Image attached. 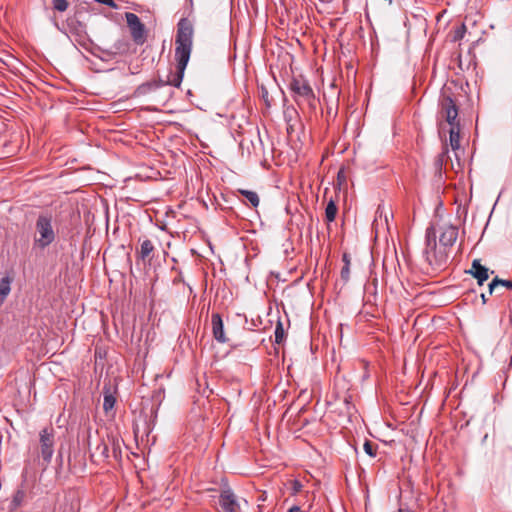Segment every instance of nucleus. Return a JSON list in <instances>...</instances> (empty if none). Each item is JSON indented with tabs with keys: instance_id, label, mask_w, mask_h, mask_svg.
Wrapping results in <instances>:
<instances>
[{
	"instance_id": "obj_13",
	"label": "nucleus",
	"mask_w": 512,
	"mask_h": 512,
	"mask_svg": "<svg viewBox=\"0 0 512 512\" xmlns=\"http://www.w3.org/2000/svg\"><path fill=\"white\" fill-rule=\"evenodd\" d=\"M211 324H212V333H213L214 338L220 343L227 342L228 339L226 338L225 333H224V325H223V321H222L220 314H218V313L212 314Z\"/></svg>"
},
{
	"instance_id": "obj_14",
	"label": "nucleus",
	"mask_w": 512,
	"mask_h": 512,
	"mask_svg": "<svg viewBox=\"0 0 512 512\" xmlns=\"http://www.w3.org/2000/svg\"><path fill=\"white\" fill-rule=\"evenodd\" d=\"M90 457L94 462H103L109 458V447L108 445L101 440L94 451L90 453Z\"/></svg>"
},
{
	"instance_id": "obj_25",
	"label": "nucleus",
	"mask_w": 512,
	"mask_h": 512,
	"mask_svg": "<svg viewBox=\"0 0 512 512\" xmlns=\"http://www.w3.org/2000/svg\"><path fill=\"white\" fill-rule=\"evenodd\" d=\"M364 451L371 457H375L377 455L378 446L373 442L366 440L363 445Z\"/></svg>"
},
{
	"instance_id": "obj_23",
	"label": "nucleus",
	"mask_w": 512,
	"mask_h": 512,
	"mask_svg": "<svg viewBox=\"0 0 512 512\" xmlns=\"http://www.w3.org/2000/svg\"><path fill=\"white\" fill-rule=\"evenodd\" d=\"M342 260L344 262V266L341 269V278L347 282L350 277V259L348 254L344 253Z\"/></svg>"
},
{
	"instance_id": "obj_22",
	"label": "nucleus",
	"mask_w": 512,
	"mask_h": 512,
	"mask_svg": "<svg viewBox=\"0 0 512 512\" xmlns=\"http://www.w3.org/2000/svg\"><path fill=\"white\" fill-rule=\"evenodd\" d=\"M466 31H467V28H466V25L464 23H462L459 26L455 27L451 31V40L453 42L460 41L465 36Z\"/></svg>"
},
{
	"instance_id": "obj_24",
	"label": "nucleus",
	"mask_w": 512,
	"mask_h": 512,
	"mask_svg": "<svg viewBox=\"0 0 512 512\" xmlns=\"http://www.w3.org/2000/svg\"><path fill=\"white\" fill-rule=\"evenodd\" d=\"M275 343L281 344L284 340V328L280 321L277 322L276 328H275Z\"/></svg>"
},
{
	"instance_id": "obj_19",
	"label": "nucleus",
	"mask_w": 512,
	"mask_h": 512,
	"mask_svg": "<svg viewBox=\"0 0 512 512\" xmlns=\"http://www.w3.org/2000/svg\"><path fill=\"white\" fill-rule=\"evenodd\" d=\"M501 285V286H504L508 289H512V281H509V280H502V279H499L498 277H495L490 283H489V295H492L497 287Z\"/></svg>"
},
{
	"instance_id": "obj_27",
	"label": "nucleus",
	"mask_w": 512,
	"mask_h": 512,
	"mask_svg": "<svg viewBox=\"0 0 512 512\" xmlns=\"http://www.w3.org/2000/svg\"><path fill=\"white\" fill-rule=\"evenodd\" d=\"M301 489H302V484L299 481L295 480L293 482V486H292L293 493L294 494L299 493L301 491Z\"/></svg>"
},
{
	"instance_id": "obj_10",
	"label": "nucleus",
	"mask_w": 512,
	"mask_h": 512,
	"mask_svg": "<svg viewBox=\"0 0 512 512\" xmlns=\"http://www.w3.org/2000/svg\"><path fill=\"white\" fill-rule=\"evenodd\" d=\"M140 241V248L136 251V257L138 260H141L142 262L151 263L154 252H155V246L153 242L149 239H139Z\"/></svg>"
},
{
	"instance_id": "obj_20",
	"label": "nucleus",
	"mask_w": 512,
	"mask_h": 512,
	"mask_svg": "<svg viewBox=\"0 0 512 512\" xmlns=\"http://www.w3.org/2000/svg\"><path fill=\"white\" fill-rule=\"evenodd\" d=\"M338 212V208L336 203L333 200H330L327 203V206L325 208V218L327 222H333L336 218Z\"/></svg>"
},
{
	"instance_id": "obj_8",
	"label": "nucleus",
	"mask_w": 512,
	"mask_h": 512,
	"mask_svg": "<svg viewBox=\"0 0 512 512\" xmlns=\"http://www.w3.org/2000/svg\"><path fill=\"white\" fill-rule=\"evenodd\" d=\"M458 237V228L452 225H447L441 228L439 236V245L446 248L451 252V248L456 242Z\"/></svg>"
},
{
	"instance_id": "obj_16",
	"label": "nucleus",
	"mask_w": 512,
	"mask_h": 512,
	"mask_svg": "<svg viewBox=\"0 0 512 512\" xmlns=\"http://www.w3.org/2000/svg\"><path fill=\"white\" fill-rule=\"evenodd\" d=\"M13 278L9 275H6L0 280V304H2L11 291V283Z\"/></svg>"
},
{
	"instance_id": "obj_9",
	"label": "nucleus",
	"mask_w": 512,
	"mask_h": 512,
	"mask_svg": "<svg viewBox=\"0 0 512 512\" xmlns=\"http://www.w3.org/2000/svg\"><path fill=\"white\" fill-rule=\"evenodd\" d=\"M219 505L222 512H237L239 510V504L236 500V496L230 489H225L221 492Z\"/></svg>"
},
{
	"instance_id": "obj_29",
	"label": "nucleus",
	"mask_w": 512,
	"mask_h": 512,
	"mask_svg": "<svg viewBox=\"0 0 512 512\" xmlns=\"http://www.w3.org/2000/svg\"><path fill=\"white\" fill-rule=\"evenodd\" d=\"M287 512H303L299 506H292Z\"/></svg>"
},
{
	"instance_id": "obj_26",
	"label": "nucleus",
	"mask_w": 512,
	"mask_h": 512,
	"mask_svg": "<svg viewBox=\"0 0 512 512\" xmlns=\"http://www.w3.org/2000/svg\"><path fill=\"white\" fill-rule=\"evenodd\" d=\"M69 6L68 0H52V7L58 12H64Z\"/></svg>"
},
{
	"instance_id": "obj_3",
	"label": "nucleus",
	"mask_w": 512,
	"mask_h": 512,
	"mask_svg": "<svg viewBox=\"0 0 512 512\" xmlns=\"http://www.w3.org/2000/svg\"><path fill=\"white\" fill-rule=\"evenodd\" d=\"M437 231L434 226H429L425 232L426 248L424 256L433 271L444 270L449 262L450 251L436 242Z\"/></svg>"
},
{
	"instance_id": "obj_12",
	"label": "nucleus",
	"mask_w": 512,
	"mask_h": 512,
	"mask_svg": "<svg viewBox=\"0 0 512 512\" xmlns=\"http://www.w3.org/2000/svg\"><path fill=\"white\" fill-rule=\"evenodd\" d=\"M69 31L75 36V40L83 45L87 39L86 27L83 23L76 19H70L67 22Z\"/></svg>"
},
{
	"instance_id": "obj_7",
	"label": "nucleus",
	"mask_w": 512,
	"mask_h": 512,
	"mask_svg": "<svg viewBox=\"0 0 512 512\" xmlns=\"http://www.w3.org/2000/svg\"><path fill=\"white\" fill-rule=\"evenodd\" d=\"M125 18L133 41L136 44L142 45L146 40L144 24L141 22L140 18L132 12H127Z\"/></svg>"
},
{
	"instance_id": "obj_28",
	"label": "nucleus",
	"mask_w": 512,
	"mask_h": 512,
	"mask_svg": "<svg viewBox=\"0 0 512 512\" xmlns=\"http://www.w3.org/2000/svg\"><path fill=\"white\" fill-rule=\"evenodd\" d=\"M261 92H262V98L264 99L265 103L269 106L270 99H269L268 91L264 87H262Z\"/></svg>"
},
{
	"instance_id": "obj_17",
	"label": "nucleus",
	"mask_w": 512,
	"mask_h": 512,
	"mask_svg": "<svg viewBox=\"0 0 512 512\" xmlns=\"http://www.w3.org/2000/svg\"><path fill=\"white\" fill-rule=\"evenodd\" d=\"M449 141L450 146L453 150H457L460 147V125L451 126L449 130Z\"/></svg>"
},
{
	"instance_id": "obj_30",
	"label": "nucleus",
	"mask_w": 512,
	"mask_h": 512,
	"mask_svg": "<svg viewBox=\"0 0 512 512\" xmlns=\"http://www.w3.org/2000/svg\"><path fill=\"white\" fill-rule=\"evenodd\" d=\"M482 302L485 304L488 301V297L485 293L481 294Z\"/></svg>"
},
{
	"instance_id": "obj_32",
	"label": "nucleus",
	"mask_w": 512,
	"mask_h": 512,
	"mask_svg": "<svg viewBox=\"0 0 512 512\" xmlns=\"http://www.w3.org/2000/svg\"><path fill=\"white\" fill-rule=\"evenodd\" d=\"M190 2H192V0H190Z\"/></svg>"
},
{
	"instance_id": "obj_6",
	"label": "nucleus",
	"mask_w": 512,
	"mask_h": 512,
	"mask_svg": "<svg viewBox=\"0 0 512 512\" xmlns=\"http://www.w3.org/2000/svg\"><path fill=\"white\" fill-rule=\"evenodd\" d=\"M440 114L450 126L460 125L457 120L458 107L450 95H442L440 100Z\"/></svg>"
},
{
	"instance_id": "obj_18",
	"label": "nucleus",
	"mask_w": 512,
	"mask_h": 512,
	"mask_svg": "<svg viewBox=\"0 0 512 512\" xmlns=\"http://www.w3.org/2000/svg\"><path fill=\"white\" fill-rule=\"evenodd\" d=\"M448 158V148L444 147L443 151L439 153L436 158L434 159V167L435 170L439 173L442 172L443 166L446 163V160Z\"/></svg>"
},
{
	"instance_id": "obj_1",
	"label": "nucleus",
	"mask_w": 512,
	"mask_h": 512,
	"mask_svg": "<svg viewBox=\"0 0 512 512\" xmlns=\"http://www.w3.org/2000/svg\"><path fill=\"white\" fill-rule=\"evenodd\" d=\"M193 35V23L187 17L181 18L177 24L175 38L176 71L171 70L166 79L158 78L139 85L135 91L137 96L146 95L166 85L180 87L192 51Z\"/></svg>"
},
{
	"instance_id": "obj_2",
	"label": "nucleus",
	"mask_w": 512,
	"mask_h": 512,
	"mask_svg": "<svg viewBox=\"0 0 512 512\" xmlns=\"http://www.w3.org/2000/svg\"><path fill=\"white\" fill-rule=\"evenodd\" d=\"M57 238V232L53 226L52 215L41 213L38 215L33 234L32 252L42 254Z\"/></svg>"
},
{
	"instance_id": "obj_4",
	"label": "nucleus",
	"mask_w": 512,
	"mask_h": 512,
	"mask_svg": "<svg viewBox=\"0 0 512 512\" xmlns=\"http://www.w3.org/2000/svg\"><path fill=\"white\" fill-rule=\"evenodd\" d=\"M289 87L294 100L299 106L307 104L310 108L315 109L316 97L307 80L302 77L293 78Z\"/></svg>"
},
{
	"instance_id": "obj_21",
	"label": "nucleus",
	"mask_w": 512,
	"mask_h": 512,
	"mask_svg": "<svg viewBox=\"0 0 512 512\" xmlns=\"http://www.w3.org/2000/svg\"><path fill=\"white\" fill-rule=\"evenodd\" d=\"M239 193L245 197V199L253 206L259 205L260 199L256 192L250 190L239 189Z\"/></svg>"
},
{
	"instance_id": "obj_11",
	"label": "nucleus",
	"mask_w": 512,
	"mask_h": 512,
	"mask_svg": "<svg viewBox=\"0 0 512 512\" xmlns=\"http://www.w3.org/2000/svg\"><path fill=\"white\" fill-rule=\"evenodd\" d=\"M466 272L472 275L480 286L489 278V269L481 265L479 259H474L472 261L471 269Z\"/></svg>"
},
{
	"instance_id": "obj_31",
	"label": "nucleus",
	"mask_w": 512,
	"mask_h": 512,
	"mask_svg": "<svg viewBox=\"0 0 512 512\" xmlns=\"http://www.w3.org/2000/svg\"><path fill=\"white\" fill-rule=\"evenodd\" d=\"M323 3H330L332 0H320Z\"/></svg>"
},
{
	"instance_id": "obj_5",
	"label": "nucleus",
	"mask_w": 512,
	"mask_h": 512,
	"mask_svg": "<svg viewBox=\"0 0 512 512\" xmlns=\"http://www.w3.org/2000/svg\"><path fill=\"white\" fill-rule=\"evenodd\" d=\"M55 435L53 427H45L39 432V443L36 447L38 457L42 458V465L46 467L54 454Z\"/></svg>"
},
{
	"instance_id": "obj_15",
	"label": "nucleus",
	"mask_w": 512,
	"mask_h": 512,
	"mask_svg": "<svg viewBox=\"0 0 512 512\" xmlns=\"http://www.w3.org/2000/svg\"><path fill=\"white\" fill-rule=\"evenodd\" d=\"M116 403V398L111 392L110 387L105 386L103 392V409L105 413L113 410Z\"/></svg>"
}]
</instances>
